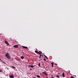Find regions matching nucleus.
Listing matches in <instances>:
<instances>
[{
    "instance_id": "obj_1",
    "label": "nucleus",
    "mask_w": 78,
    "mask_h": 78,
    "mask_svg": "<svg viewBox=\"0 0 78 78\" xmlns=\"http://www.w3.org/2000/svg\"><path fill=\"white\" fill-rule=\"evenodd\" d=\"M5 56L8 58V59H10L11 58V57L9 55V53H6V54L5 55Z\"/></svg>"
},
{
    "instance_id": "obj_2",
    "label": "nucleus",
    "mask_w": 78,
    "mask_h": 78,
    "mask_svg": "<svg viewBox=\"0 0 78 78\" xmlns=\"http://www.w3.org/2000/svg\"><path fill=\"white\" fill-rule=\"evenodd\" d=\"M22 47L23 48H25V49H27V50H28V48L26 46H23Z\"/></svg>"
},
{
    "instance_id": "obj_3",
    "label": "nucleus",
    "mask_w": 78,
    "mask_h": 78,
    "mask_svg": "<svg viewBox=\"0 0 78 78\" xmlns=\"http://www.w3.org/2000/svg\"><path fill=\"white\" fill-rule=\"evenodd\" d=\"M19 47V46L17 45H15L13 47H14V48H18V47Z\"/></svg>"
},
{
    "instance_id": "obj_4",
    "label": "nucleus",
    "mask_w": 78,
    "mask_h": 78,
    "mask_svg": "<svg viewBox=\"0 0 78 78\" xmlns=\"http://www.w3.org/2000/svg\"><path fill=\"white\" fill-rule=\"evenodd\" d=\"M42 73L44 74V75H46V76H47V75H48V74H47V73H45L44 72H43Z\"/></svg>"
},
{
    "instance_id": "obj_5",
    "label": "nucleus",
    "mask_w": 78,
    "mask_h": 78,
    "mask_svg": "<svg viewBox=\"0 0 78 78\" xmlns=\"http://www.w3.org/2000/svg\"><path fill=\"white\" fill-rule=\"evenodd\" d=\"M9 77L10 78H13L14 77V76H13V75H10L9 76Z\"/></svg>"
},
{
    "instance_id": "obj_6",
    "label": "nucleus",
    "mask_w": 78,
    "mask_h": 78,
    "mask_svg": "<svg viewBox=\"0 0 78 78\" xmlns=\"http://www.w3.org/2000/svg\"><path fill=\"white\" fill-rule=\"evenodd\" d=\"M29 67H30L31 68H33L34 67V66L33 65H29Z\"/></svg>"
},
{
    "instance_id": "obj_7",
    "label": "nucleus",
    "mask_w": 78,
    "mask_h": 78,
    "mask_svg": "<svg viewBox=\"0 0 78 78\" xmlns=\"http://www.w3.org/2000/svg\"><path fill=\"white\" fill-rule=\"evenodd\" d=\"M62 76L63 77H65V75L64 74V73H62Z\"/></svg>"
},
{
    "instance_id": "obj_8",
    "label": "nucleus",
    "mask_w": 78,
    "mask_h": 78,
    "mask_svg": "<svg viewBox=\"0 0 78 78\" xmlns=\"http://www.w3.org/2000/svg\"><path fill=\"white\" fill-rule=\"evenodd\" d=\"M43 55L44 56L45 58H46V59H48V57H47V56H46L45 55Z\"/></svg>"
},
{
    "instance_id": "obj_9",
    "label": "nucleus",
    "mask_w": 78,
    "mask_h": 78,
    "mask_svg": "<svg viewBox=\"0 0 78 78\" xmlns=\"http://www.w3.org/2000/svg\"><path fill=\"white\" fill-rule=\"evenodd\" d=\"M35 53H36L37 54H39V52L37 51H35Z\"/></svg>"
},
{
    "instance_id": "obj_10",
    "label": "nucleus",
    "mask_w": 78,
    "mask_h": 78,
    "mask_svg": "<svg viewBox=\"0 0 78 78\" xmlns=\"http://www.w3.org/2000/svg\"><path fill=\"white\" fill-rule=\"evenodd\" d=\"M39 54H42V52H41V51H40L39 52Z\"/></svg>"
},
{
    "instance_id": "obj_11",
    "label": "nucleus",
    "mask_w": 78,
    "mask_h": 78,
    "mask_svg": "<svg viewBox=\"0 0 78 78\" xmlns=\"http://www.w3.org/2000/svg\"><path fill=\"white\" fill-rule=\"evenodd\" d=\"M51 64H52V67H53V63L52 62V63H51Z\"/></svg>"
},
{
    "instance_id": "obj_12",
    "label": "nucleus",
    "mask_w": 78,
    "mask_h": 78,
    "mask_svg": "<svg viewBox=\"0 0 78 78\" xmlns=\"http://www.w3.org/2000/svg\"><path fill=\"white\" fill-rule=\"evenodd\" d=\"M21 59H23V58H24V57H23V56H22V57H21Z\"/></svg>"
},
{
    "instance_id": "obj_13",
    "label": "nucleus",
    "mask_w": 78,
    "mask_h": 78,
    "mask_svg": "<svg viewBox=\"0 0 78 78\" xmlns=\"http://www.w3.org/2000/svg\"><path fill=\"white\" fill-rule=\"evenodd\" d=\"M37 76L38 77V78H40V76L38 75H37Z\"/></svg>"
},
{
    "instance_id": "obj_14",
    "label": "nucleus",
    "mask_w": 78,
    "mask_h": 78,
    "mask_svg": "<svg viewBox=\"0 0 78 78\" xmlns=\"http://www.w3.org/2000/svg\"><path fill=\"white\" fill-rule=\"evenodd\" d=\"M38 66H39V67H40V66H41V64H40V63H38Z\"/></svg>"
},
{
    "instance_id": "obj_15",
    "label": "nucleus",
    "mask_w": 78,
    "mask_h": 78,
    "mask_svg": "<svg viewBox=\"0 0 78 78\" xmlns=\"http://www.w3.org/2000/svg\"><path fill=\"white\" fill-rule=\"evenodd\" d=\"M57 78H59V76L57 75Z\"/></svg>"
},
{
    "instance_id": "obj_16",
    "label": "nucleus",
    "mask_w": 78,
    "mask_h": 78,
    "mask_svg": "<svg viewBox=\"0 0 78 78\" xmlns=\"http://www.w3.org/2000/svg\"><path fill=\"white\" fill-rule=\"evenodd\" d=\"M5 44H7L8 43V42L7 41H5Z\"/></svg>"
},
{
    "instance_id": "obj_17",
    "label": "nucleus",
    "mask_w": 78,
    "mask_h": 78,
    "mask_svg": "<svg viewBox=\"0 0 78 78\" xmlns=\"http://www.w3.org/2000/svg\"><path fill=\"white\" fill-rule=\"evenodd\" d=\"M71 78H74V77L73 76H71Z\"/></svg>"
},
{
    "instance_id": "obj_18",
    "label": "nucleus",
    "mask_w": 78,
    "mask_h": 78,
    "mask_svg": "<svg viewBox=\"0 0 78 78\" xmlns=\"http://www.w3.org/2000/svg\"><path fill=\"white\" fill-rule=\"evenodd\" d=\"M12 68H13V69H15L16 67H14V66H12Z\"/></svg>"
},
{
    "instance_id": "obj_19",
    "label": "nucleus",
    "mask_w": 78,
    "mask_h": 78,
    "mask_svg": "<svg viewBox=\"0 0 78 78\" xmlns=\"http://www.w3.org/2000/svg\"><path fill=\"white\" fill-rule=\"evenodd\" d=\"M43 60H44V61H46V59H45V58H44Z\"/></svg>"
},
{
    "instance_id": "obj_20",
    "label": "nucleus",
    "mask_w": 78,
    "mask_h": 78,
    "mask_svg": "<svg viewBox=\"0 0 78 78\" xmlns=\"http://www.w3.org/2000/svg\"><path fill=\"white\" fill-rule=\"evenodd\" d=\"M7 45H9V44L7 43Z\"/></svg>"
},
{
    "instance_id": "obj_21",
    "label": "nucleus",
    "mask_w": 78,
    "mask_h": 78,
    "mask_svg": "<svg viewBox=\"0 0 78 78\" xmlns=\"http://www.w3.org/2000/svg\"><path fill=\"white\" fill-rule=\"evenodd\" d=\"M40 57H41V56H42V55H40Z\"/></svg>"
},
{
    "instance_id": "obj_22",
    "label": "nucleus",
    "mask_w": 78,
    "mask_h": 78,
    "mask_svg": "<svg viewBox=\"0 0 78 78\" xmlns=\"http://www.w3.org/2000/svg\"><path fill=\"white\" fill-rule=\"evenodd\" d=\"M30 70H33L32 69H30Z\"/></svg>"
},
{
    "instance_id": "obj_23",
    "label": "nucleus",
    "mask_w": 78,
    "mask_h": 78,
    "mask_svg": "<svg viewBox=\"0 0 78 78\" xmlns=\"http://www.w3.org/2000/svg\"><path fill=\"white\" fill-rule=\"evenodd\" d=\"M39 58L40 59H41V57H39Z\"/></svg>"
},
{
    "instance_id": "obj_24",
    "label": "nucleus",
    "mask_w": 78,
    "mask_h": 78,
    "mask_svg": "<svg viewBox=\"0 0 78 78\" xmlns=\"http://www.w3.org/2000/svg\"><path fill=\"white\" fill-rule=\"evenodd\" d=\"M33 78H36V77H34Z\"/></svg>"
},
{
    "instance_id": "obj_25",
    "label": "nucleus",
    "mask_w": 78,
    "mask_h": 78,
    "mask_svg": "<svg viewBox=\"0 0 78 78\" xmlns=\"http://www.w3.org/2000/svg\"><path fill=\"white\" fill-rule=\"evenodd\" d=\"M0 61H2V60L0 59Z\"/></svg>"
},
{
    "instance_id": "obj_26",
    "label": "nucleus",
    "mask_w": 78,
    "mask_h": 78,
    "mask_svg": "<svg viewBox=\"0 0 78 78\" xmlns=\"http://www.w3.org/2000/svg\"><path fill=\"white\" fill-rule=\"evenodd\" d=\"M4 63H5V62H3Z\"/></svg>"
}]
</instances>
